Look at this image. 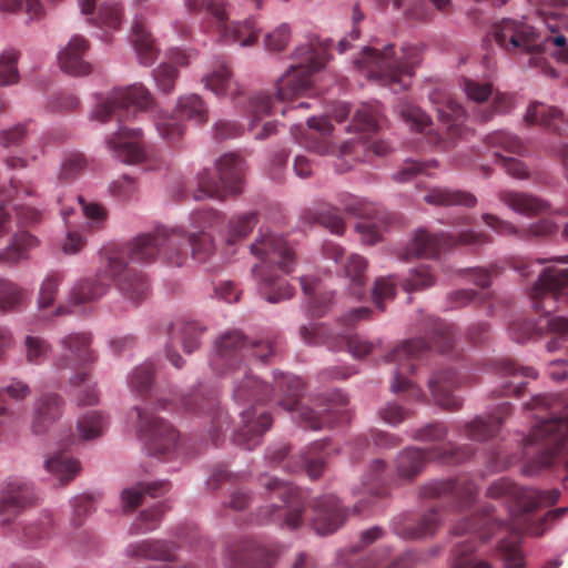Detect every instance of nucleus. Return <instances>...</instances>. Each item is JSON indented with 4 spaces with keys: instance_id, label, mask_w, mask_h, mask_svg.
Instances as JSON below:
<instances>
[{
    "instance_id": "obj_61",
    "label": "nucleus",
    "mask_w": 568,
    "mask_h": 568,
    "mask_svg": "<svg viewBox=\"0 0 568 568\" xmlns=\"http://www.w3.org/2000/svg\"><path fill=\"white\" fill-rule=\"evenodd\" d=\"M396 111L415 131L424 132L430 124V118L419 106L409 101H400L396 106Z\"/></svg>"
},
{
    "instance_id": "obj_40",
    "label": "nucleus",
    "mask_w": 568,
    "mask_h": 568,
    "mask_svg": "<svg viewBox=\"0 0 568 568\" xmlns=\"http://www.w3.org/2000/svg\"><path fill=\"white\" fill-rule=\"evenodd\" d=\"M440 518L435 509H430L427 514L423 515L419 520L414 523H397L394 521V532L404 539H420L435 534L439 527Z\"/></svg>"
},
{
    "instance_id": "obj_7",
    "label": "nucleus",
    "mask_w": 568,
    "mask_h": 568,
    "mask_svg": "<svg viewBox=\"0 0 568 568\" xmlns=\"http://www.w3.org/2000/svg\"><path fill=\"white\" fill-rule=\"evenodd\" d=\"M308 131L303 133L298 142L306 149L320 154H334L346 160V166L341 171L349 170L357 161H369V154L385 155L389 145L384 141H376L367 144L363 141L349 140L338 148L334 146L331 140L333 125L326 118H311L307 121Z\"/></svg>"
},
{
    "instance_id": "obj_14",
    "label": "nucleus",
    "mask_w": 568,
    "mask_h": 568,
    "mask_svg": "<svg viewBox=\"0 0 568 568\" xmlns=\"http://www.w3.org/2000/svg\"><path fill=\"white\" fill-rule=\"evenodd\" d=\"M491 241V236L485 232L465 231L455 237L447 233H430L420 229L415 233L400 258L405 261L413 257L435 258L456 245L479 246L489 244Z\"/></svg>"
},
{
    "instance_id": "obj_11",
    "label": "nucleus",
    "mask_w": 568,
    "mask_h": 568,
    "mask_svg": "<svg viewBox=\"0 0 568 568\" xmlns=\"http://www.w3.org/2000/svg\"><path fill=\"white\" fill-rule=\"evenodd\" d=\"M258 484L264 489L265 497L272 501L258 510L260 521L264 524L284 517V524L288 529L300 527L304 506L297 488L286 480L268 475L261 476Z\"/></svg>"
},
{
    "instance_id": "obj_6",
    "label": "nucleus",
    "mask_w": 568,
    "mask_h": 568,
    "mask_svg": "<svg viewBox=\"0 0 568 568\" xmlns=\"http://www.w3.org/2000/svg\"><path fill=\"white\" fill-rule=\"evenodd\" d=\"M418 63L419 52L416 48L404 47L397 52L393 44L383 50L366 47L355 60V65L366 78L388 87L393 92L409 88Z\"/></svg>"
},
{
    "instance_id": "obj_15",
    "label": "nucleus",
    "mask_w": 568,
    "mask_h": 568,
    "mask_svg": "<svg viewBox=\"0 0 568 568\" xmlns=\"http://www.w3.org/2000/svg\"><path fill=\"white\" fill-rule=\"evenodd\" d=\"M473 453V448L468 445L457 447L452 443L427 449L407 447L396 458V470L402 479L412 480L423 471L430 460L455 464L469 458Z\"/></svg>"
},
{
    "instance_id": "obj_64",
    "label": "nucleus",
    "mask_w": 568,
    "mask_h": 568,
    "mask_svg": "<svg viewBox=\"0 0 568 568\" xmlns=\"http://www.w3.org/2000/svg\"><path fill=\"white\" fill-rule=\"evenodd\" d=\"M121 19L122 14L119 6L113 2H104L99 6L97 14L89 20L101 28L118 29L121 24Z\"/></svg>"
},
{
    "instance_id": "obj_62",
    "label": "nucleus",
    "mask_w": 568,
    "mask_h": 568,
    "mask_svg": "<svg viewBox=\"0 0 568 568\" xmlns=\"http://www.w3.org/2000/svg\"><path fill=\"white\" fill-rule=\"evenodd\" d=\"M389 550L383 549L382 555L374 554L373 556L361 560L353 568H408L412 562V555L405 554L396 559L388 561Z\"/></svg>"
},
{
    "instance_id": "obj_55",
    "label": "nucleus",
    "mask_w": 568,
    "mask_h": 568,
    "mask_svg": "<svg viewBox=\"0 0 568 568\" xmlns=\"http://www.w3.org/2000/svg\"><path fill=\"white\" fill-rule=\"evenodd\" d=\"M155 367L151 362H145L138 366L129 376V386L131 392L139 397H145L153 385Z\"/></svg>"
},
{
    "instance_id": "obj_45",
    "label": "nucleus",
    "mask_w": 568,
    "mask_h": 568,
    "mask_svg": "<svg viewBox=\"0 0 568 568\" xmlns=\"http://www.w3.org/2000/svg\"><path fill=\"white\" fill-rule=\"evenodd\" d=\"M132 41L140 62L151 64L158 54L154 40L143 20H135L132 28Z\"/></svg>"
},
{
    "instance_id": "obj_8",
    "label": "nucleus",
    "mask_w": 568,
    "mask_h": 568,
    "mask_svg": "<svg viewBox=\"0 0 568 568\" xmlns=\"http://www.w3.org/2000/svg\"><path fill=\"white\" fill-rule=\"evenodd\" d=\"M183 239L184 236L175 230L156 227L153 233L138 235L122 252L111 256L124 258L128 265L129 262L152 263L161 255L168 265L181 266L187 257L186 250L181 248Z\"/></svg>"
},
{
    "instance_id": "obj_13",
    "label": "nucleus",
    "mask_w": 568,
    "mask_h": 568,
    "mask_svg": "<svg viewBox=\"0 0 568 568\" xmlns=\"http://www.w3.org/2000/svg\"><path fill=\"white\" fill-rule=\"evenodd\" d=\"M219 179L209 171L203 170L197 175V189L193 197L197 201L207 197L223 200L229 194L242 191L244 176V161L235 154H225L216 163Z\"/></svg>"
},
{
    "instance_id": "obj_34",
    "label": "nucleus",
    "mask_w": 568,
    "mask_h": 568,
    "mask_svg": "<svg viewBox=\"0 0 568 568\" xmlns=\"http://www.w3.org/2000/svg\"><path fill=\"white\" fill-rule=\"evenodd\" d=\"M176 545L164 539H144L130 544L126 554L131 558L156 560L164 562L175 561Z\"/></svg>"
},
{
    "instance_id": "obj_60",
    "label": "nucleus",
    "mask_w": 568,
    "mask_h": 568,
    "mask_svg": "<svg viewBox=\"0 0 568 568\" xmlns=\"http://www.w3.org/2000/svg\"><path fill=\"white\" fill-rule=\"evenodd\" d=\"M256 212H248L234 216L229 222L226 243L229 245L235 244L237 241L248 235L256 225Z\"/></svg>"
},
{
    "instance_id": "obj_52",
    "label": "nucleus",
    "mask_w": 568,
    "mask_h": 568,
    "mask_svg": "<svg viewBox=\"0 0 568 568\" xmlns=\"http://www.w3.org/2000/svg\"><path fill=\"white\" fill-rule=\"evenodd\" d=\"M39 240L27 231L17 232L7 246L11 263L18 264L21 261L29 260L30 251L38 247Z\"/></svg>"
},
{
    "instance_id": "obj_39",
    "label": "nucleus",
    "mask_w": 568,
    "mask_h": 568,
    "mask_svg": "<svg viewBox=\"0 0 568 568\" xmlns=\"http://www.w3.org/2000/svg\"><path fill=\"white\" fill-rule=\"evenodd\" d=\"M510 413V404L503 403L499 405L498 410L495 415L489 416L488 418L476 417L473 422L465 424V430L467 437L473 440L484 442L498 432L504 415H508Z\"/></svg>"
},
{
    "instance_id": "obj_12",
    "label": "nucleus",
    "mask_w": 568,
    "mask_h": 568,
    "mask_svg": "<svg viewBox=\"0 0 568 568\" xmlns=\"http://www.w3.org/2000/svg\"><path fill=\"white\" fill-rule=\"evenodd\" d=\"M560 490H540L532 487H519L508 478L495 480L487 488V496L490 498H504L511 500L515 508L511 514V529L517 532L523 519L542 507L555 505L560 498Z\"/></svg>"
},
{
    "instance_id": "obj_59",
    "label": "nucleus",
    "mask_w": 568,
    "mask_h": 568,
    "mask_svg": "<svg viewBox=\"0 0 568 568\" xmlns=\"http://www.w3.org/2000/svg\"><path fill=\"white\" fill-rule=\"evenodd\" d=\"M485 143L489 148L501 149L517 155H524L527 152V148L521 139L506 131H496L488 134Z\"/></svg>"
},
{
    "instance_id": "obj_58",
    "label": "nucleus",
    "mask_w": 568,
    "mask_h": 568,
    "mask_svg": "<svg viewBox=\"0 0 568 568\" xmlns=\"http://www.w3.org/2000/svg\"><path fill=\"white\" fill-rule=\"evenodd\" d=\"M178 233L184 236L181 248L185 250V242L191 246L192 256L197 261H205L214 251V242L212 236L204 232L200 231L199 233H192L186 235L181 230H175Z\"/></svg>"
},
{
    "instance_id": "obj_21",
    "label": "nucleus",
    "mask_w": 568,
    "mask_h": 568,
    "mask_svg": "<svg viewBox=\"0 0 568 568\" xmlns=\"http://www.w3.org/2000/svg\"><path fill=\"white\" fill-rule=\"evenodd\" d=\"M109 278H118V286L121 294L136 306L149 295V282L145 276L133 268L126 267V262L122 257L109 256L108 268Z\"/></svg>"
},
{
    "instance_id": "obj_42",
    "label": "nucleus",
    "mask_w": 568,
    "mask_h": 568,
    "mask_svg": "<svg viewBox=\"0 0 568 568\" xmlns=\"http://www.w3.org/2000/svg\"><path fill=\"white\" fill-rule=\"evenodd\" d=\"M524 120L529 125L539 124L548 130L561 133L562 113L555 106L534 102L528 106Z\"/></svg>"
},
{
    "instance_id": "obj_46",
    "label": "nucleus",
    "mask_w": 568,
    "mask_h": 568,
    "mask_svg": "<svg viewBox=\"0 0 568 568\" xmlns=\"http://www.w3.org/2000/svg\"><path fill=\"white\" fill-rule=\"evenodd\" d=\"M203 327L194 322L178 321L171 323L168 327V334L171 343L179 337L181 339L183 349L191 354L200 346V336L203 333Z\"/></svg>"
},
{
    "instance_id": "obj_19",
    "label": "nucleus",
    "mask_w": 568,
    "mask_h": 568,
    "mask_svg": "<svg viewBox=\"0 0 568 568\" xmlns=\"http://www.w3.org/2000/svg\"><path fill=\"white\" fill-rule=\"evenodd\" d=\"M530 297L537 312L549 315L568 303V267H547L535 283Z\"/></svg>"
},
{
    "instance_id": "obj_16",
    "label": "nucleus",
    "mask_w": 568,
    "mask_h": 568,
    "mask_svg": "<svg viewBox=\"0 0 568 568\" xmlns=\"http://www.w3.org/2000/svg\"><path fill=\"white\" fill-rule=\"evenodd\" d=\"M430 348L432 346L423 338H413L403 342L393 349L388 356V359L397 365L390 385L393 393L406 392L408 397L415 400L422 399L423 390L408 379L407 374L414 372L415 362L425 357Z\"/></svg>"
},
{
    "instance_id": "obj_43",
    "label": "nucleus",
    "mask_w": 568,
    "mask_h": 568,
    "mask_svg": "<svg viewBox=\"0 0 568 568\" xmlns=\"http://www.w3.org/2000/svg\"><path fill=\"white\" fill-rule=\"evenodd\" d=\"M170 489V484L165 480L153 481L150 484H138L134 487L125 488L121 494V504L124 511H132L141 505L145 494L156 498L164 495Z\"/></svg>"
},
{
    "instance_id": "obj_53",
    "label": "nucleus",
    "mask_w": 568,
    "mask_h": 568,
    "mask_svg": "<svg viewBox=\"0 0 568 568\" xmlns=\"http://www.w3.org/2000/svg\"><path fill=\"white\" fill-rule=\"evenodd\" d=\"M475 549L473 539L458 544L453 551L452 568H493L488 561L474 556Z\"/></svg>"
},
{
    "instance_id": "obj_57",
    "label": "nucleus",
    "mask_w": 568,
    "mask_h": 568,
    "mask_svg": "<svg viewBox=\"0 0 568 568\" xmlns=\"http://www.w3.org/2000/svg\"><path fill=\"white\" fill-rule=\"evenodd\" d=\"M205 87L214 92L216 95H230L233 97L236 92L233 89V82L231 80V71L225 63L220 64L209 75L204 78Z\"/></svg>"
},
{
    "instance_id": "obj_17",
    "label": "nucleus",
    "mask_w": 568,
    "mask_h": 568,
    "mask_svg": "<svg viewBox=\"0 0 568 568\" xmlns=\"http://www.w3.org/2000/svg\"><path fill=\"white\" fill-rule=\"evenodd\" d=\"M151 103L152 97L143 85L134 84L114 89L97 104L92 116L100 122H105L112 115H116L119 121H122L129 119L135 111L149 108Z\"/></svg>"
},
{
    "instance_id": "obj_22",
    "label": "nucleus",
    "mask_w": 568,
    "mask_h": 568,
    "mask_svg": "<svg viewBox=\"0 0 568 568\" xmlns=\"http://www.w3.org/2000/svg\"><path fill=\"white\" fill-rule=\"evenodd\" d=\"M34 501L36 494L30 483L21 478L9 480L0 491V526L10 525Z\"/></svg>"
},
{
    "instance_id": "obj_20",
    "label": "nucleus",
    "mask_w": 568,
    "mask_h": 568,
    "mask_svg": "<svg viewBox=\"0 0 568 568\" xmlns=\"http://www.w3.org/2000/svg\"><path fill=\"white\" fill-rule=\"evenodd\" d=\"M138 433L145 442L150 455L165 458L176 448L179 434L164 419L152 413L135 408Z\"/></svg>"
},
{
    "instance_id": "obj_1",
    "label": "nucleus",
    "mask_w": 568,
    "mask_h": 568,
    "mask_svg": "<svg viewBox=\"0 0 568 568\" xmlns=\"http://www.w3.org/2000/svg\"><path fill=\"white\" fill-rule=\"evenodd\" d=\"M275 354V344L270 339L248 341L237 329L222 334L215 342L211 366L219 374L233 376V399L243 406L240 410L242 426L234 433L233 442L248 450L261 444L263 434L272 426L271 415L257 412V405L270 400L273 389L251 375L243 359L250 355L267 363Z\"/></svg>"
},
{
    "instance_id": "obj_37",
    "label": "nucleus",
    "mask_w": 568,
    "mask_h": 568,
    "mask_svg": "<svg viewBox=\"0 0 568 568\" xmlns=\"http://www.w3.org/2000/svg\"><path fill=\"white\" fill-rule=\"evenodd\" d=\"M497 369L503 377L511 378L509 382L503 385V389L500 390L499 395L514 394L515 396L519 397L526 385V383L520 378L527 377L535 379L538 375L535 368L529 366H520L510 359H503L498 362Z\"/></svg>"
},
{
    "instance_id": "obj_31",
    "label": "nucleus",
    "mask_w": 568,
    "mask_h": 568,
    "mask_svg": "<svg viewBox=\"0 0 568 568\" xmlns=\"http://www.w3.org/2000/svg\"><path fill=\"white\" fill-rule=\"evenodd\" d=\"M217 395L213 390L203 387L196 388L181 399L184 410L192 414L206 413L212 415L214 432L222 428V420L225 418L222 412L217 410Z\"/></svg>"
},
{
    "instance_id": "obj_18",
    "label": "nucleus",
    "mask_w": 568,
    "mask_h": 568,
    "mask_svg": "<svg viewBox=\"0 0 568 568\" xmlns=\"http://www.w3.org/2000/svg\"><path fill=\"white\" fill-rule=\"evenodd\" d=\"M181 120L204 124L209 120L207 108L197 94H187L179 99L173 114H162L155 120V128L162 139L171 144L181 140L184 126Z\"/></svg>"
},
{
    "instance_id": "obj_56",
    "label": "nucleus",
    "mask_w": 568,
    "mask_h": 568,
    "mask_svg": "<svg viewBox=\"0 0 568 568\" xmlns=\"http://www.w3.org/2000/svg\"><path fill=\"white\" fill-rule=\"evenodd\" d=\"M567 511V507H559L547 511L536 521L531 519L532 514L528 515L523 519L521 526L517 528V534L526 532L534 536H541L548 529L550 524L562 517Z\"/></svg>"
},
{
    "instance_id": "obj_30",
    "label": "nucleus",
    "mask_w": 568,
    "mask_h": 568,
    "mask_svg": "<svg viewBox=\"0 0 568 568\" xmlns=\"http://www.w3.org/2000/svg\"><path fill=\"white\" fill-rule=\"evenodd\" d=\"M460 379L452 369L435 373L429 379V389L438 406L448 410H456L460 407L462 400L453 394Z\"/></svg>"
},
{
    "instance_id": "obj_49",
    "label": "nucleus",
    "mask_w": 568,
    "mask_h": 568,
    "mask_svg": "<svg viewBox=\"0 0 568 568\" xmlns=\"http://www.w3.org/2000/svg\"><path fill=\"white\" fill-rule=\"evenodd\" d=\"M28 298L27 291L14 282L0 277V312L8 313L21 308Z\"/></svg>"
},
{
    "instance_id": "obj_48",
    "label": "nucleus",
    "mask_w": 568,
    "mask_h": 568,
    "mask_svg": "<svg viewBox=\"0 0 568 568\" xmlns=\"http://www.w3.org/2000/svg\"><path fill=\"white\" fill-rule=\"evenodd\" d=\"M302 290L308 297L310 310L313 316H323L332 294H321L322 284L317 278L303 276L300 278Z\"/></svg>"
},
{
    "instance_id": "obj_5",
    "label": "nucleus",
    "mask_w": 568,
    "mask_h": 568,
    "mask_svg": "<svg viewBox=\"0 0 568 568\" xmlns=\"http://www.w3.org/2000/svg\"><path fill=\"white\" fill-rule=\"evenodd\" d=\"M251 252L262 261V265L252 268L253 276L258 281L260 294L270 303H278L291 298L294 288L273 270V264L284 273H291L295 256L293 250L281 236L262 234L251 245Z\"/></svg>"
},
{
    "instance_id": "obj_36",
    "label": "nucleus",
    "mask_w": 568,
    "mask_h": 568,
    "mask_svg": "<svg viewBox=\"0 0 568 568\" xmlns=\"http://www.w3.org/2000/svg\"><path fill=\"white\" fill-rule=\"evenodd\" d=\"M219 38L224 43H240L241 47H250L254 44L258 38L260 29L256 27L255 20L247 19L243 22L227 23L224 20L216 23Z\"/></svg>"
},
{
    "instance_id": "obj_35",
    "label": "nucleus",
    "mask_w": 568,
    "mask_h": 568,
    "mask_svg": "<svg viewBox=\"0 0 568 568\" xmlns=\"http://www.w3.org/2000/svg\"><path fill=\"white\" fill-rule=\"evenodd\" d=\"M498 199L514 212L531 217L550 211V203L529 193L517 191H500Z\"/></svg>"
},
{
    "instance_id": "obj_63",
    "label": "nucleus",
    "mask_w": 568,
    "mask_h": 568,
    "mask_svg": "<svg viewBox=\"0 0 568 568\" xmlns=\"http://www.w3.org/2000/svg\"><path fill=\"white\" fill-rule=\"evenodd\" d=\"M324 443H315L301 455L302 467L306 470L312 479L321 476L324 468Z\"/></svg>"
},
{
    "instance_id": "obj_27",
    "label": "nucleus",
    "mask_w": 568,
    "mask_h": 568,
    "mask_svg": "<svg viewBox=\"0 0 568 568\" xmlns=\"http://www.w3.org/2000/svg\"><path fill=\"white\" fill-rule=\"evenodd\" d=\"M483 222L499 235H515L521 240L542 239L557 231V224L549 219H540L530 224L527 229H517L511 222L501 220L499 216L484 213Z\"/></svg>"
},
{
    "instance_id": "obj_24",
    "label": "nucleus",
    "mask_w": 568,
    "mask_h": 568,
    "mask_svg": "<svg viewBox=\"0 0 568 568\" xmlns=\"http://www.w3.org/2000/svg\"><path fill=\"white\" fill-rule=\"evenodd\" d=\"M478 487L473 479L459 477L457 479L434 480L420 488L424 498H452L460 506H467L475 500Z\"/></svg>"
},
{
    "instance_id": "obj_2",
    "label": "nucleus",
    "mask_w": 568,
    "mask_h": 568,
    "mask_svg": "<svg viewBox=\"0 0 568 568\" xmlns=\"http://www.w3.org/2000/svg\"><path fill=\"white\" fill-rule=\"evenodd\" d=\"M540 14L550 34L541 38L535 29L526 22L513 19H503L496 23L488 39H493L501 49L511 53H527L530 55L528 65L542 68L545 59L541 53L554 47L551 54L558 60L568 63V39L560 33V24L565 22L561 14L548 12L546 8L539 9Z\"/></svg>"
},
{
    "instance_id": "obj_41",
    "label": "nucleus",
    "mask_w": 568,
    "mask_h": 568,
    "mask_svg": "<svg viewBox=\"0 0 568 568\" xmlns=\"http://www.w3.org/2000/svg\"><path fill=\"white\" fill-rule=\"evenodd\" d=\"M44 468L62 485L73 480L81 470L79 460L71 457L65 449L49 456L44 462Z\"/></svg>"
},
{
    "instance_id": "obj_26",
    "label": "nucleus",
    "mask_w": 568,
    "mask_h": 568,
    "mask_svg": "<svg viewBox=\"0 0 568 568\" xmlns=\"http://www.w3.org/2000/svg\"><path fill=\"white\" fill-rule=\"evenodd\" d=\"M312 525L320 535L335 532L346 520L347 509L341 506L334 495H324L314 500Z\"/></svg>"
},
{
    "instance_id": "obj_54",
    "label": "nucleus",
    "mask_w": 568,
    "mask_h": 568,
    "mask_svg": "<svg viewBox=\"0 0 568 568\" xmlns=\"http://www.w3.org/2000/svg\"><path fill=\"white\" fill-rule=\"evenodd\" d=\"M87 165V159L81 152H68L61 161L58 180L61 183H71L83 173Z\"/></svg>"
},
{
    "instance_id": "obj_3",
    "label": "nucleus",
    "mask_w": 568,
    "mask_h": 568,
    "mask_svg": "<svg viewBox=\"0 0 568 568\" xmlns=\"http://www.w3.org/2000/svg\"><path fill=\"white\" fill-rule=\"evenodd\" d=\"M525 408L535 412L537 423L528 437L523 439L524 454L536 456L532 464L538 468L550 467L556 458L568 448V408L558 415L562 402L557 395H537L525 404Z\"/></svg>"
},
{
    "instance_id": "obj_47",
    "label": "nucleus",
    "mask_w": 568,
    "mask_h": 568,
    "mask_svg": "<svg viewBox=\"0 0 568 568\" xmlns=\"http://www.w3.org/2000/svg\"><path fill=\"white\" fill-rule=\"evenodd\" d=\"M109 282L98 275L94 278H87L73 286L71 300L75 304H84L97 301L106 293Z\"/></svg>"
},
{
    "instance_id": "obj_51",
    "label": "nucleus",
    "mask_w": 568,
    "mask_h": 568,
    "mask_svg": "<svg viewBox=\"0 0 568 568\" xmlns=\"http://www.w3.org/2000/svg\"><path fill=\"white\" fill-rule=\"evenodd\" d=\"M302 219L308 224L318 223L335 234H343L345 230L344 221L337 209L321 210L318 212L305 210L302 214Z\"/></svg>"
},
{
    "instance_id": "obj_25",
    "label": "nucleus",
    "mask_w": 568,
    "mask_h": 568,
    "mask_svg": "<svg viewBox=\"0 0 568 568\" xmlns=\"http://www.w3.org/2000/svg\"><path fill=\"white\" fill-rule=\"evenodd\" d=\"M464 91L470 101L481 104L493 97V105L478 111V119L487 122L496 113L508 112L513 106V99L507 93H494L493 84L489 82H479L473 79H464Z\"/></svg>"
},
{
    "instance_id": "obj_29",
    "label": "nucleus",
    "mask_w": 568,
    "mask_h": 568,
    "mask_svg": "<svg viewBox=\"0 0 568 568\" xmlns=\"http://www.w3.org/2000/svg\"><path fill=\"white\" fill-rule=\"evenodd\" d=\"M64 402L55 393L39 396L33 404L31 430L36 435L45 434L62 416Z\"/></svg>"
},
{
    "instance_id": "obj_38",
    "label": "nucleus",
    "mask_w": 568,
    "mask_h": 568,
    "mask_svg": "<svg viewBox=\"0 0 568 568\" xmlns=\"http://www.w3.org/2000/svg\"><path fill=\"white\" fill-rule=\"evenodd\" d=\"M108 424V417L103 413L97 410L85 413L77 422V436H70L64 446L70 447L78 442L92 440L102 436Z\"/></svg>"
},
{
    "instance_id": "obj_32",
    "label": "nucleus",
    "mask_w": 568,
    "mask_h": 568,
    "mask_svg": "<svg viewBox=\"0 0 568 568\" xmlns=\"http://www.w3.org/2000/svg\"><path fill=\"white\" fill-rule=\"evenodd\" d=\"M429 100L436 105L438 120L447 125L450 135H460V125L465 119L464 108L447 92L440 90H434L429 94Z\"/></svg>"
},
{
    "instance_id": "obj_44",
    "label": "nucleus",
    "mask_w": 568,
    "mask_h": 568,
    "mask_svg": "<svg viewBox=\"0 0 568 568\" xmlns=\"http://www.w3.org/2000/svg\"><path fill=\"white\" fill-rule=\"evenodd\" d=\"M425 202L432 205H462L474 207L477 203L476 196L467 191L452 190L447 187H434L424 197Z\"/></svg>"
},
{
    "instance_id": "obj_10",
    "label": "nucleus",
    "mask_w": 568,
    "mask_h": 568,
    "mask_svg": "<svg viewBox=\"0 0 568 568\" xmlns=\"http://www.w3.org/2000/svg\"><path fill=\"white\" fill-rule=\"evenodd\" d=\"M296 60L276 82V100L286 102L303 94L311 87V77L327 61V44L311 41L294 52Z\"/></svg>"
},
{
    "instance_id": "obj_4",
    "label": "nucleus",
    "mask_w": 568,
    "mask_h": 568,
    "mask_svg": "<svg viewBox=\"0 0 568 568\" xmlns=\"http://www.w3.org/2000/svg\"><path fill=\"white\" fill-rule=\"evenodd\" d=\"M274 382L280 393L278 405L290 412L293 419L304 428L316 430L348 420V398L343 393L335 392L331 398L316 399L306 405L300 402L304 390V383L300 377L274 373Z\"/></svg>"
},
{
    "instance_id": "obj_23",
    "label": "nucleus",
    "mask_w": 568,
    "mask_h": 568,
    "mask_svg": "<svg viewBox=\"0 0 568 568\" xmlns=\"http://www.w3.org/2000/svg\"><path fill=\"white\" fill-rule=\"evenodd\" d=\"M230 568H271L275 555L254 539H242L227 548Z\"/></svg>"
},
{
    "instance_id": "obj_50",
    "label": "nucleus",
    "mask_w": 568,
    "mask_h": 568,
    "mask_svg": "<svg viewBox=\"0 0 568 568\" xmlns=\"http://www.w3.org/2000/svg\"><path fill=\"white\" fill-rule=\"evenodd\" d=\"M366 267L367 262L358 254H351L344 264L345 275L352 283L351 293L355 297H362L364 294Z\"/></svg>"
},
{
    "instance_id": "obj_28",
    "label": "nucleus",
    "mask_w": 568,
    "mask_h": 568,
    "mask_svg": "<svg viewBox=\"0 0 568 568\" xmlns=\"http://www.w3.org/2000/svg\"><path fill=\"white\" fill-rule=\"evenodd\" d=\"M142 131L140 129L120 128L119 131L109 139L108 146L112 154L123 163L134 164L141 162L144 156V150L141 146Z\"/></svg>"
},
{
    "instance_id": "obj_9",
    "label": "nucleus",
    "mask_w": 568,
    "mask_h": 568,
    "mask_svg": "<svg viewBox=\"0 0 568 568\" xmlns=\"http://www.w3.org/2000/svg\"><path fill=\"white\" fill-rule=\"evenodd\" d=\"M63 353L58 358L55 367L59 371L71 369L74 374L70 377L73 386L84 384L78 403L82 406H92L98 403L99 394L94 385L85 384L89 379L88 365L95 361V354L91 349V336L88 333H73L64 336L61 342Z\"/></svg>"
},
{
    "instance_id": "obj_33",
    "label": "nucleus",
    "mask_w": 568,
    "mask_h": 568,
    "mask_svg": "<svg viewBox=\"0 0 568 568\" xmlns=\"http://www.w3.org/2000/svg\"><path fill=\"white\" fill-rule=\"evenodd\" d=\"M88 49L89 42L83 37H72L58 57L61 70L71 75L89 74L91 65L84 60Z\"/></svg>"
}]
</instances>
